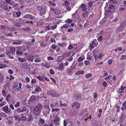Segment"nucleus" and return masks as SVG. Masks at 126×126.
<instances>
[{
    "label": "nucleus",
    "mask_w": 126,
    "mask_h": 126,
    "mask_svg": "<svg viewBox=\"0 0 126 126\" xmlns=\"http://www.w3.org/2000/svg\"><path fill=\"white\" fill-rule=\"evenodd\" d=\"M39 122L42 124H44L45 122L44 120L41 118L40 119Z\"/></svg>",
    "instance_id": "a19ab883"
},
{
    "label": "nucleus",
    "mask_w": 126,
    "mask_h": 126,
    "mask_svg": "<svg viewBox=\"0 0 126 126\" xmlns=\"http://www.w3.org/2000/svg\"><path fill=\"white\" fill-rule=\"evenodd\" d=\"M5 67V66L4 65L0 64V68L2 69Z\"/></svg>",
    "instance_id": "0e129e2a"
},
{
    "label": "nucleus",
    "mask_w": 126,
    "mask_h": 126,
    "mask_svg": "<svg viewBox=\"0 0 126 126\" xmlns=\"http://www.w3.org/2000/svg\"><path fill=\"white\" fill-rule=\"evenodd\" d=\"M92 76V74L91 73H88L85 75V77L87 78L91 77Z\"/></svg>",
    "instance_id": "7c9ffc66"
},
{
    "label": "nucleus",
    "mask_w": 126,
    "mask_h": 126,
    "mask_svg": "<svg viewBox=\"0 0 126 126\" xmlns=\"http://www.w3.org/2000/svg\"><path fill=\"white\" fill-rule=\"evenodd\" d=\"M0 116H3V117H6V114L3 113V112H1V113H0Z\"/></svg>",
    "instance_id": "49530a36"
},
{
    "label": "nucleus",
    "mask_w": 126,
    "mask_h": 126,
    "mask_svg": "<svg viewBox=\"0 0 126 126\" xmlns=\"http://www.w3.org/2000/svg\"><path fill=\"white\" fill-rule=\"evenodd\" d=\"M36 58V59L35 60V62L36 63H39L41 61V59L40 58H39L38 56L37 55L36 58Z\"/></svg>",
    "instance_id": "393cba45"
},
{
    "label": "nucleus",
    "mask_w": 126,
    "mask_h": 126,
    "mask_svg": "<svg viewBox=\"0 0 126 126\" xmlns=\"http://www.w3.org/2000/svg\"><path fill=\"white\" fill-rule=\"evenodd\" d=\"M64 58L63 55H61L58 58V62H60L62 61Z\"/></svg>",
    "instance_id": "a211bd4d"
},
{
    "label": "nucleus",
    "mask_w": 126,
    "mask_h": 126,
    "mask_svg": "<svg viewBox=\"0 0 126 126\" xmlns=\"http://www.w3.org/2000/svg\"><path fill=\"white\" fill-rule=\"evenodd\" d=\"M60 109L58 108H56L54 109H52L51 110V111L54 113H56V112H58V111L60 110Z\"/></svg>",
    "instance_id": "b1692460"
},
{
    "label": "nucleus",
    "mask_w": 126,
    "mask_h": 126,
    "mask_svg": "<svg viewBox=\"0 0 126 126\" xmlns=\"http://www.w3.org/2000/svg\"><path fill=\"white\" fill-rule=\"evenodd\" d=\"M123 107H124V110H126V101H125L123 103L122 105Z\"/></svg>",
    "instance_id": "de8ad7c7"
},
{
    "label": "nucleus",
    "mask_w": 126,
    "mask_h": 126,
    "mask_svg": "<svg viewBox=\"0 0 126 126\" xmlns=\"http://www.w3.org/2000/svg\"><path fill=\"white\" fill-rule=\"evenodd\" d=\"M15 13H16V15L18 17H19L21 15V13L20 12H15Z\"/></svg>",
    "instance_id": "e433bc0d"
},
{
    "label": "nucleus",
    "mask_w": 126,
    "mask_h": 126,
    "mask_svg": "<svg viewBox=\"0 0 126 126\" xmlns=\"http://www.w3.org/2000/svg\"><path fill=\"white\" fill-rule=\"evenodd\" d=\"M126 22L123 21L121 23L120 27L118 29H119L120 28L124 27L126 26Z\"/></svg>",
    "instance_id": "aec40b11"
},
{
    "label": "nucleus",
    "mask_w": 126,
    "mask_h": 126,
    "mask_svg": "<svg viewBox=\"0 0 126 126\" xmlns=\"http://www.w3.org/2000/svg\"><path fill=\"white\" fill-rule=\"evenodd\" d=\"M44 107L47 113H49L50 110L49 106V102L47 100L45 101Z\"/></svg>",
    "instance_id": "20e7f679"
},
{
    "label": "nucleus",
    "mask_w": 126,
    "mask_h": 126,
    "mask_svg": "<svg viewBox=\"0 0 126 126\" xmlns=\"http://www.w3.org/2000/svg\"><path fill=\"white\" fill-rule=\"evenodd\" d=\"M85 59V57L83 58L81 57H80L78 59V61L79 62H81Z\"/></svg>",
    "instance_id": "72a5a7b5"
},
{
    "label": "nucleus",
    "mask_w": 126,
    "mask_h": 126,
    "mask_svg": "<svg viewBox=\"0 0 126 126\" xmlns=\"http://www.w3.org/2000/svg\"><path fill=\"white\" fill-rule=\"evenodd\" d=\"M57 105L58 102L52 100L50 103V106L51 108H52L53 107H56Z\"/></svg>",
    "instance_id": "9b49d317"
},
{
    "label": "nucleus",
    "mask_w": 126,
    "mask_h": 126,
    "mask_svg": "<svg viewBox=\"0 0 126 126\" xmlns=\"http://www.w3.org/2000/svg\"><path fill=\"white\" fill-rule=\"evenodd\" d=\"M29 18L31 20H34V18L32 16L30 15V16H29Z\"/></svg>",
    "instance_id": "69168bd1"
},
{
    "label": "nucleus",
    "mask_w": 126,
    "mask_h": 126,
    "mask_svg": "<svg viewBox=\"0 0 126 126\" xmlns=\"http://www.w3.org/2000/svg\"><path fill=\"white\" fill-rule=\"evenodd\" d=\"M59 104H60V106L61 107H65L66 106V105L65 104V103L63 104L62 102V101H60Z\"/></svg>",
    "instance_id": "c85d7f7f"
},
{
    "label": "nucleus",
    "mask_w": 126,
    "mask_h": 126,
    "mask_svg": "<svg viewBox=\"0 0 126 126\" xmlns=\"http://www.w3.org/2000/svg\"><path fill=\"white\" fill-rule=\"evenodd\" d=\"M9 50H10V51L11 52H15L16 51V48L15 47H6V54L8 55H10V53L8 51Z\"/></svg>",
    "instance_id": "7ed1b4c3"
},
{
    "label": "nucleus",
    "mask_w": 126,
    "mask_h": 126,
    "mask_svg": "<svg viewBox=\"0 0 126 126\" xmlns=\"http://www.w3.org/2000/svg\"><path fill=\"white\" fill-rule=\"evenodd\" d=\"M30 15V14L26 15L23 16V17L25 18H29Z\"/></svg>",
    "instance_id": "680f3d73"
},
{
    "label": "nucleus",
    "mask_w": 126,
    "mask_h": 126,
    "mask_svg": "<svg viewBox=\"0 0 126 126\" xmlns=\"http://www.w3.org/2000/svg\"><path fill=\"white\" fill-rule=\"evenodd\" d=\"M126 59V56L122 55L121 56V58L120 59V60H124Z\"/></svg>",
    "instance_id": "37998d69"
},
{
    "label": "nucleus",
    "mask_w": 126,
    "mask_h": 126,
    "mask_svg": "<svg viewBox=\"0 0 126 126\" xmlns=\"http://www.w3.org/2000/svg\"><path fill=\"white\" fill-rule=\"evenodd\" d=\"M69 25L68 24H64L63 26H61V29H63L64 28H67L68 27Z\"/></svg>",
    "instance_id": "cd10ccee"
},
{
    "label": "nucleus",
    "mask_w": 126,
    "mask_h": 126,
    "mask_svg": "<svg viewBox=\"0 0 126 126\" xmlns=\"http://www.w3.org/2000/svg\"><path fill=\"white\" fill-rule=\"evenodd\" d=\"M37 56V55H35L27 56H26V57L29 61L32 62L33 61V59H35V58H36Z\"/></svg>",
    "instance_id": "423d86ee"
},
{
    "label": "nucleus",
    "mask_w": 126,
    "mask_h": 126,
    "mask_svg": "<svg viewBox=\"0 0 126 126\" xmlns=\"http://www.w3.org/2000/svg\"><path fill=\"white\" fill-rule=\"evenodd\" d=\"M43 107L40 103L38 104L36 107L33 110V113L35 115L38 116L40 113V112L43 109Z\"/></svg>",
    "instance_id": "f257e3e1"
},
{
    "label": "nucleus",
    "mask_w": 126,
    "mask_h": 126,
    "mask_svg": "<svg viewBox=\"0 0 126 126\" xmlns=\"http://www.w3.org/2000/svg\"><path fill=\"white\" fill-rule=\"evenodd\" d=\"M37 9L40 11L41 13L43 15H44L46 14V10L45 8L42 6H39L37 7Z\"/></svg>",
    "instance_id": "0eeeda50"
},
{
    "label": "nucleus",
    "mask_w": 126,
    "mask_h": 126,
    "mask_svg": "<svg viewBox=\"0 0 126 126\" xmlns=\"http://www.w3.org/2000/svg\"><path fill=\"white\" fill-rule=\"evenodd\" d=\"M87 59L88 60H90L91 59V57L89 55L88 53L87 55Z\"/></svg>",
    "instance_id": "e2e57ef3"
},
{
    "label": "nucleus",
    "mask_w": 126,
    "mask_h": 126,
    "mask_svg": "<svg viewBox=\"0 0 126 126\" xmlns=\"http://www.w3.org/2000/svg\"><path fill=\"white\" fill-rule=\"evenodd\" d=\"M50 73L52 74V75H53V74H54V71L52 69H50Z\"/></svg>",
    "instance_id": "4d7b16f0"
},
{
    "label": "nucleus",
    "mask_w": 126,
    "mask_h": 126,
    "mask_svg": "<svg viewBox=\"0 0 126 126\" xmlns=\"http://www.w3.org/2000/svg\"><path fill=\"white\" fill-rule=\"evenodd\" d=\"M11 98V96L9 94H8L6 97V100L7 101H9L10 100Z\"/></svg>",
    "instance_id": "412c9836"
},
{
    "label": "nucleus",
    "mask_w": 126,
    "mask_h": 126,
    "mask_svg": "<svg viewBox=\"0 0 126 126\" xmlns=\"http://www.w3.org/2000/svg\"><path fill=\"white\" fill-rule=\"evenodd\" d=\"M126 117V116L125 114H122L121 115L120 121H122L125 119Z\"/></svg>",
    "instance_id": "dca6fc26"
},
{
    "label": "nucleus",
    "mask_w": 126,
    "mask_h": 126,
    "mask_svg": "<svg viewBox=\"0 0 126 126\" xmlns=\"http://www.w3.org/2000/svg\"><path fill=\"white\" fill-rule=\"evenodd\" d=\"M2 110L4 111V112L6 113H8L12 112L11 110L9 109L7 105H6L2 108Z\"/></svg>",
    "instance_id": "6e6552de"
},
{
    "label": "nucleus",
    "mask_w": 126,
    "mask_h": 126,
    "mask_svg": "<svg viewBox=\"0 0 126 126\" xmlns=\"http://www.w3.org/2000/svg\"><path fill=\"white\" fill-rule=\"evenodd\" d=\"M47 94L52 97H57L59 96V94H58L55 93V91L54 90H50L47 92Z\"/></svg>",
    "instance_id": "39448f33"
},
{
    "label": "nucleus",
    "mask_w": 126,
    "mask_h": 126,
    "mask_svg": "<svg viewBox=\"0 0 126 126\" xmlns=\"http://www.w3.org/2000/svg\"><path fill=\"white\" fill-rule=\"evenodd\" d=\"M22 30L27 32L31 31L30 28L28 27H26L25 28H23Z\"/></svg>",
    "instance_id": "a878e982"
},
{
    "label": "nucleus",
    "mask_w": 126,
    "mask_h": 126,
    "mask_svg": "<svg viewBox=\"0 0 126 126\" xmlns=\"http://www.w3.org/2000/svg\"><path fill=\"white\" fill-rule=\"evenodd\" d=\"M75 51H72L69 52V55L70 57H72L75 54Z\"/></svg>",
    "instance_id": "c756f323"
},
{
    "label": "nucleus",
    "mask_w": 126,
    "mask_h": 126,
    "mask_svg": "<svg viewBox=\"0 0 126 126\" xmlns=\"http://www.w3.org/2000/svg\"><path fill=\"white\" fill-rule=\"evenodd\" d=\"M50 41L52 43L54 42V43H55L56 42V41L53 38H51L50 39Z\"/></svg>",
    "instance_id": "6e6d98bb"
},
{
    "label": "nucleus",
    "mask_w": 126,
    "mask_h": 126,
    "mask_svg": "<svg viewBox=\"0 0 126 126\" xmlns=\"http://www.w3.org/2000/svg\"><path fill=\"white\" fill-rule=\"evenodd\" d=\"M18 59L19 61L21 62H24L26 61V60L23 58H18Z\"/></svg>",
    "instance_id": "2f4dec72"
},
{
    "label": "nucleus",
    "mask_w": 126,
    "mask_h": 126,
    "mask_svg": "<svg viewBox=\"0 0 126 126\" xmlns=\"http://www.w3.org/2000/svg\"><path fill=\"white\" fill-rule=\"evenodd\" d=\"M14 117L15 118V120H21L20 117L19 116L16 115L14 116Z\"/></svg>",
    "instance_id": "bb28decb"
},
{
    "label": "nucleus",
    "mask_w": 126,
    "mask_h": 126,
    "mask_svg": "<svg viewBox=\"0 0 126 126\" xmlns=\"http://www.w3.org/2000/svg\"><path fill=\"white\" fill-rule=\"evenodd\" d=\"M67 20V24H68L69 26L70 24L72 23L73 22L72 20L70 19H68Z\"/></svg>",
    "instance_id": "79ce46f5"
},
{
    "label": "nucleus",
    "mask_w": 126,
    "mask_h": 126,
    "mask_svg": "<svg viewBox=\"0 0 126 126\" xmlns=\"http://www.w3.org/2000/svg\"><path fill=\"white\" fill-rule=\"evenodd\" d=\"M8 72L9 74H12L13 73V71L11 69H9L8 70Z\"/></svg>",
    "instance_id": "774afa93"
},
{
    "label": "nucleus",
    "mask_w": 126,
    "mask_h": 126,
    "mask_svg": "<svg viewBox=\"0 0 126 126\" xmlns=\"http://www.w3.org/2000/svg\"><path fill=\"white\" fill-rule=\"evenodd\" d=\"M20 103L19 102H16V104L14 105V106L16 108H17L20 106Z\"/></svg>",
    "instance_id": "f704fd0d"
},
{
    "label": "nucleus",
    "mask_w": 126,
    "mask_h": 126,
    "mask_svg": "<svg viewBox=\"0 0 126 126\" xmlns=\"http://www.w3.org/2000/svg\"><path fill=\"white\" fill-rule=\"evenodd\" d=\"M16 111L19 113H22L21 109L20 108H18L16 110Z\"/></svg>",
    "instance_id": "8fccbe9b"
},
{
    "label": "nucleus",
    "mask_w": 126,
    "mask_h": 126,
    "mask_svg": "<svg viewBox=\"0 0 126 126\" xmlns=\"http://www.w3.org/2000/svg\"><path fill=\"white\" fill-rule=\"evenodd\" d=\"M49 3L51 6H56V4L53 2L52 1H49Z\"/></svg>",
    "instance_id": "58836bf2"
},
{
    "label": "nucleus",
    "mask_w": 126,
    "mask_h": 126,
    "mask_svg": "<svg viewBox=\"0 0 126 126\" xmlns=\"http://www.w3.org/2000/svg\"><path fill=\"white\" fill-rule=\"evenodd\" d=\"M30 67L29 64L25 62L22 65L21 68L24 72H28L30 70Z\"/></svg>",
    "instance_id": "f03ea898"
},
{
    "label": "nucleus",
    "mask_w": 126,
    "mask_h": 126,
    "mask_svg": "<svg viewBox=\"0 0 126 126\" xmlns=\"http://www.w3.org/2000/svg\"><path fill=\"white\" fill-rule=\"evenodd\" d=\"M81 8L82 9V10L84 12L86 11L87 7L84 4H82L81 6Z\"/></svg>",
    "instance_id": "2eb2a0df"
},
{
    "label": "nucleus",
    "mask_w": 126,
    "mask_h": 126,
    "mask_svg": "<svg viewBox=\"0 0 126 126\" xmlns=\"http://www.w3.org/2000/svg\"><path fill=\"white\" fill-rule=\"evenodd\" d=\"M37 78L40 81H43V80L42 77L40 76H39L37 77Z\"/></svg>",
    "instance_id": "5fc2aeb1"
},
{
    "label": "nucleus",
    "mask_w": 126,
    "mask_h": 126,
    "mask_svg": "<svg viewBox=\"0 0 126 126\" xmlns=\"http://www.w3.org/2000/svg\"><path fill=\"white\" fill-rule=\"evenodd\" d=\"M84 63L85 65L86 66L89 65L90 64V62L87 60H86V61H85L84 62Z\"/></svg>",
    "instance_id": "c03bdc74"
},
{
    "label": "nucleus",
    "mask_w": 126,
    "mask_h": 126,
    "mask_svg": "<svg viewBox=\"0 0 126 126\" xmlns=\"http://www.w3.org/2000/svg\"><path fill=\"white\" fill-rule=\"evenodd\" d=\"M28 117L27 119V120L31 122L33 120V117L31 115H28Z\"/></svg>",
    "instance_id": "5701e85b"
},
{
    "label": "nucleus",
    "mask_w": 126,
    "mask_h": 126,
    "mask_svg": "<svg viewBox=\"0 0 126 126\" xmlns=\"http://www.w3.org/2000/svg\"><path fill=\"white\" fill-rule=\"evenodd\" d=\"M20 118L22 120L25 121L27 118V117L25 116H22Z\"/></svg>",
    "instance_id": "c9c22d12"
},
{
    "label": "nucleus",
    "mask_w": 126,
    "mask_h": 126,
    "mask_svg": "<svg viewBox=\"0 0 126 126\" xmlns=\"http://www.w3.org/2000/svg\"><path fill=\"white\" fill-rule=\"evenodd\" d=\"M7 93V90L5 89L2 90V95L4 96L5 97L6 96V95Z\"/></svg>",
    "instance_id": "4468645a"
},
{
    "label": "nucleus",
    "mask_w": 126,
    "mask_h": 126,
    "mask_svg": "<svg viewBox=\"0 0 126 126\" xmlns=\"http://www.w3.org/2000/svg\"><path fill=\"white\" fill-rule=\"evenodd\" d=\"M108 75V74L107 72L105 71H103L101 73V76L102 78H104Z\"/></svg>",
    "instance_id": "f8f14e48"
},
{
    "label": "nucleus",
    "mask_w": 126,
    "mask_h": 126,
    "mask_svg": "<svg viewBox=\"0 0 126 126\" xmlns=\"http://www.w3.org/2000/svg\"><path fill=\"white\" fill-rule=\"evenodd\" d=\"M59 68L60 70H63L64 68L63 63H60L59 64Z\"/></svg>",
    "instance_id": "ddd939ff"
},
{
    "label": "nucleus",
    "mask_w": 126,
    "mask_h": 126,
    "mask_svg": "<svg viewBox=\"0 0 126 126\" xmlns=\"http://www.w3.org/2000/svg\"><path fill=\"white\" fill-rule=\"evenodd\" d=\"M16 54L19 55H21L22 54V52L20 51H18L16 52Z\"/></svg>",
    "instance_id": "052dcab7"
},
{
    "label": "nucleus",
    "mask_w": 126,
    "mask_h": 126,
    "mask_svg": "<svg viewBox=\"0 0 126 126\" xmlns=\"http://www.w3.org/2000/svg\"><path fill=\"white\" fill-rule=\"evenodd\" d=\"M84 73V72L83 70H79L75 74L76 75L79 74H83Z\"/></svg>",
    "instance_id": "6ab92c4d"
},
{
    "label": "nucleus",
    "mask_w": 126,
    "mask_h": 126,
    "mask_svg": "<svg viewBox=\"0 0 126 126\" xmlns=\"http://www.w3.org/2000/svg\"><path fill=\"white\" fill-rule=\"evenodd\" d=\"M73 46L71 45H69L67 49L68 50H71L73 48Z\"/></svg>",
    "instance_id": "864d4df0"
},
{
    "label": "nucleus",
    "mask_w": 126,
    "mask_h": 126,
    "mask_svg": "<svg viewBox=\"0 0 126 126\" xmlns=\"http://www.w3.org/2000/svg\"><path fill=\"white\" fill-rule=\"evenodd\" d=\"M65 5L66 7H68L69 6L70 3L68 1H65L64 2Z\"/></svg>",
    "instance_id": "4c0bfd02"
},
{
    "label": "nucleus",
    "mask_w": 126,
    "mask_h": 126,
    "mask_svg": "<svg viewBox=\"0 0 126 126\" xmlns=\"http://www.w3.org/2000/svg\"><path fill=\"white\" fill-rule=\"evenodd\" d=\"M52 48L53 49H55L57 47V46L55 44H53L51 46Z\"/></svg>",
    "instance_id": "603ef678"
},
{
    "label": "nucleus",
    "mask_w": 126,
    "mask_h": 126,
    "mask_svg": "<svg viewBox=\"0 0 126 126\" xmlns=\"http://www.w3.org/2000/svg\"><path fill=\"white\" fill-rule=\"evenodd\" d=\"M6 102L5 101H4L2 102L0 104V107H1L5 105L6 103Z\"/></svg>",
    "instance_id": "473e14b6"
},
{
    "label": "nucleus",
    "mask_w": 126,
    "mask_h": 126,
    "mask_svg": "<svg viewBox=\"0 0 126 126\" xmlns=\"http://www.w3.org/2000/svg\"><path fill=\"white\" fill-rule=\"evenodd\" d=\"M60 119V118L59 117L57 116H56V117H55L54 119V122L56 123L55 124L56 126H58L59 125V122Z\"/></svg>",
    "instance_id": "9d476101"
},
{
    "label": "nucleus",
    "mask_w": 126,
    "mask_h": 126,
    "mask_svg": "<svg viewBox=\"0 0 126 126\" xmlns=\"http://www.w3.org/2000/svg\"><path fill=\"white\" fill-rule=\"evenodd\" d=\"M80 106V104L77 102H75L73 103L72 105V107L74 108L76 107V109H79Z\"/></svg>",
    "instance_id": "1a4fd4ad"
},
{
    "label": "nucleus",
    "mask_w": 126,
    "mask_h": 126,
    "mask_svg": "<svg viewBox=\"0 0 126 126\" xmlns=\"http://www.w3.org/2000/svg\"><path fill=\"white\" fill-rule=\"evenodd\" d=\"M22 113L28 110V109L25 106H24L21 109Z\"/></svg>",
    "instance_id": "4be33fe9"
},
{
    "label": "nucleus",
    "mask_w": 126,
    "mask_h": 126,
    "mask_svg": "<svg viewBox=\"0 0 126 126\" xmlns=\"http://www.w3.org/2000/svg\"><path fill=\"white\" fill-rule=\"evenodd\" d=\"M21 41L18 40L13 42V45H20L21 44Z\"/></svg>",
    "instance_id": "f3484780"
},
{
    "label": "nucleus",
    "mask_w": 126,
    "mask_h": 126,
    "mask_svg": "<svg viewBox=\"0 0 126 126\" xmlns=\"http://www.w3.org/2000/svg\"><path fill=\"white\" fill-rule=\"evenodd\" d=\"M3 77L2 74H0V82H2L3 80Z\"/></svg>",
    "instance_id": "ea45409f"
},
{
    "label": "nucleus",
    "mask_w": 126,
    "mask_h": 126,
    "mask_svg": "<svg viewBox=\"0 0 126 126\" xmlns=\"http://www.w3.org/2000/svg\"><path fill=\"white\" fill-rule=\"evenodd\" d=\"M29 18L31 20H34V18L32 16L30 15V16H29Z\"/></svg>",
    "instance_id": "338daca9"
},
{
    "label": "nucleus",
    "mask_w": 126,
    "mask_h": 126,
    "mask_svg": "<svg viewBox=\"0 0 126 126\" xmlns=\"http://www.w3.org/2000/svg\"><path fill=\"white\" fill-rule=\"evenodd\" d=\"M1 30H5L6 29V27L4 25H1Z\"/></svg>",
    "instance_id": "13d9d810"
},
{
    "label": "nucleus",
    "mask_w": 126,
    "mask_h": 126,
    "mask_svg": "<svg viewBox=\"0 0 126 126\" xmlns=\"http://www.w3.org/2000/svg\"><path fill=\"white\" fill-rule=\"evenodd\" d=\"M103 39V37L101 36H99L97 38V40L99 41H101Z\"/></svg>",
    "instance_id": "bf43d9fd"
},
{
    "label": "nucleus",
    "mask_w": 126,
    "mask_h": 126,
    "mask_svg": "<svg viewBox=\"0 0 126 126\" xmlns=\"http://www.w3.org/2000/svg\"><path fill=\"white\" fill-rule=\"evenodd\" d=\"M36 90L37 91V92H40L41 91V89H40L39 87L38 86L37 87L36 89L35 90Z\"/></svg>",
    "instance_id": "3c124183"
},
{
    "label": "nucleus",
    "mask_w": 126,
    "mask_h": 126,
    "mask_svg": "<svg viewBox=\"0 0 126 126\" xmlns=\"http://www.w3.org/2000/svg\"><path fill=\"white\" fill-rule=\"evenodd\" d=\"M15 90L17 92H19L22 93L23 92V91L21 90V89H20L19 87L16 88Z\"/></svg>",
    "instance_id": "a18cd8bd"
},
{
    "label": "nucleus",
    "mask_w": 126,
    "mask_h": 126,
    "mask_svg": "<svg viewBox=\"0 0 126 126\" xmlns=\"http://www.w3.org/2000/svg\"><path fill=\"white\" fill-rule=\"evenodd\" d=\"M122 50V48L121 47H119L118 48H117L115 49V51H121Z\"/></svg>",
    "instance_id": "09e8293b"
}]
</instances>
